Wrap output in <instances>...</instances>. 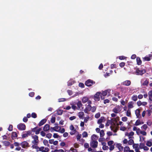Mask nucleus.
<instances>
[{"instance_id": "f257e3e1", "label": "nucleus", "mask_w": 152, "mask_h": 152, "mask_svg": "<svg viewBox=\"0 0 152 152\" xmlns=\"http://www.w3.org/2000/svg\"><path fill=\"white\" fill-rule=\"evenodd\" d=\"M32 138L33 139L32 141V147L33 148H37V145H38L39 143V137L37 135H34L32 136Z\"/></svg>"}, {"instance_id": "f03ea898", "label": "nucleus", "mask_w": 152, "mask_h": 152, "mask_svg": "<svg viewBox=\"0 0 152 152\" xmlns=\"http://www.w3.org/2000/svg\"><path fill=\"white\" fill-rule=\"evenodd\" d=\"M112 125L110 126L111 130L113 131L114 132H116L118 130L117 126L122 124H111Z\"/></svg>"}, {"instance_id": "7ed1b4c3", "label": "nucleus", "mask_w": 152, "mask_h": 152, "mask_svg": "<svg viewBox=\"0 0 152 152\" xmlns=\"http://www.w3.org/2000/svg\"><path fill=\"white\" fill-rule=\"evenodd\" d=\"M146 70L145 69H142L140 70L139 68H137L136 70V74L137 75H142L146 72Z\"/></svg>"}, {"instance_id": "20e7f679", "label": "nucleus", "mask_w": 152, "mask_h": 152, "mask_svg": "<svg viewBox=\"0 0 152 152\" xmlns=\"http://www.w3.org/2000/svg\"><path fill=\"white\" fill-rule=\"evenodd\" d=\"M20 145L22 148L26 149L30 147L29 143L26 141H24L20 144Z\"/></svg>"}, {"instance_id": "39448f33", "label": "nucleus", "mask_w": 152, "mask_h": 152, "mask_svg": "<svg viewBox=\"0 0 152 152\" xmlns=\"http://www.w3.org/2000/svg\"><path fill=\"white\" fill-rule=\"evenodd\" d=\"M95 83V82L90 79H88L86 81L85 84L87 86H90Z\"/></svg>"}, {"instance_id": "423d86ee", "label": "nucleus", "mask_w": 152, "mask_h": 152, "mask_svg": "<svg viewBox=\"0 0 152 152\" xmlns=\"http://www.w3.org/2000/svg\"><path fill=\"white\" fill-rule=\"evenodd\" d=\"M121 110V107L118 106L115 107L113 110V111L115 113H119Z\"/></svg>"}, {"instance_id": "0eeeda50", "label": "nucleus", "mask_w": 152, "mask_h": 152, "mask_svg": "<svg viewBox=\"0 0 152 152\" xmlns=\"http://www.w3.org/2000/svg\"><path fill=\"white\" fill-rule=\"evenodd\" d=\"M17 128L20 130H24L26 129V126L25 124H18Z\"/></svg>"}, {"instance_id": "6e6552de", "label": "nucleus", "mask_w": 152, "mask_h": 152, "mask_svg": "<svg viewBox=\"0 0 152 152\" xmlns=\"http://www.w3.org/2000/svg\"><path fill=\"white\" fill-rule=\"evenodd\" d=\"M91 146L93 148H96L98 146V142L97 141L93 140L90 144Z\"/></svg>"}, {"instance_id": "1a4fd4ad", "label": "nucleus", "mask_w": 152, "mask_h": 152, "mask_svg": "<svg viewBox=\"0 0 152 152\" xmlns=\"http://www.w3.org/2000/svg\"><path fill=\"white\" fill-rule=\"evenodd\" d=\"M26 133L22 135V137L23 138H25L27 137L28 136H30L31 134V132L30 131H26Z\"/></svg>"}, {"instance_id": "9d476101", "label": "nucleus", "mask_w": 152, "mask_h": 152, "mask_svg": "<svg viewBox=\"0 0 152 152\" xmlns=\"http://www.w3.org/2000/svg\"><path fill=\"white\" fill-rule=\"evenodd\" d=\"M101 94L100 92H97L94 95V99L95 101H99L100 100V96Z\"/></svg>"}, {"instance_id": "9b49d317", "label": "nucleus", "mask_w": 152, "mask_h": 152, "mask_svg": "<svg viewBox=\"0 0 152 152\" xmlns=\"http://www.w3.org/2000/svg\"><path fill=\"white\" fill-rule=\"evenodd\" d=\"M119 120V117L118 116L116 117V118H113L111 120L110 124H115L117 123L118 121Z\"/></svg>"}, {"instance_id": "f8f14e48", "label": "nucleus", "mask_w": 152, "mask_h": 152, "mask_svg": "<svg viewBox=\"0 0 152 152\" xmlns=\"http://www.w3.org/2000/svg\"><path fill=\"white\" fill-rule=\"evenodd\" d=\"M131 82L129 80H126L123 82L121 84L122 85L128 86L130 85Z\"/></svg>"}, {"instance_id": "ddd939ff", "label": "nucleus", "mask_w": 152, "mask_h": 152, "mask_svg": "<svg viewBox=\"0 0 152 152\" xmlns=\"http://www.w3.org/2000/svg\"><path fill=\"white\" fill-rule=\"evenodd\" d=\"M91 106L90 105L88 104L85 108L84 110V111L86 113H88V112L91 110Z\"/></svg>"}, {"instance_id": "4468645a", "label": "nucleus", "mask_w": 152, "mask_h": 152, "mask_svg": "<svg viewBox=\"0 0 152 152\" xmlns=\"http://www.w3.org/2000/svg\"><path fill=\"white\" fill-rule=\"evenodd\" d=\"M50 129V126L49 124H45L43 128V130L45 132L48 131Z\"/></svg>"}, {"instance_id": "2eb2a0df", "label": "nucleus", "mask_w": 152, "mask_h": 152, "mask_svg": "<svg viewBox=\"0 0 152 152\" xmlns=\"http://www.w3.org/2000/svg\"><path fill=\"white\" fill-rule=\"evenodd\" d=\"M37 148H34L37 150V151H41V152H42L43 151H44V146H41L40 147H39L38 145H37Z\"/></svg>"}, {"instance_id": "dca6fc26", "label": "nucleus", "mask_w": 152, "mask_h": 152, "mask_svg": "<svg viewBox=\"0 0 152 152\" xmlns=\"http://www.w3.org/2000/svg\"><path fill=\"white\" fill-rule=\"evenodd\" d=\"M136 61L137 64L138 65H140L142 64V61L140 58L139 57H137L136 58Z\"/></svg>"}, {"instance_id": "f3484780", "label": "nucleus", "mask_w": 152, "mask_h": 152, "mask_svg": "<svg viewBox=\"0 0 152 152\" xmlns=\"http://www.w3.org/2000/svg\"><path fill=\"white\" fill-rule=\"evenodd\" d=\"M140 110L139 109H137L135 111V113L136 116L137 118H139L140 116Z\"/></svg>"}, {"instance_id": "a211bd4d", "label": "nucleus", "mask_w": 152, "mask_h": 152, "mask_svg": "<svg viewBox=\"0 0 152 152\" xmlns=\"http://www.w3.org/2000/svg\"><path fill=\"white\" fill-rule=\"evenodd\" d=\"M54 129V131L59 132L61 129V127L58 126H56L53 127Z\"/></svg>"}, {"instance_id": "6ab92c4d", "label": "nucleus", "mask_w": 152, "mask_h": 152, "mask_svg": "<svg viewBox=\"0 0 152 152\" xmlns=\"http://www.w3.org/2000/svg\"><path fill=\"white\" fill-rule=\"evenodd\" d=\"M149 99L151 101H152V90L150 91L148 93Z\"/></svg>"}, {"instance_id": "aec40b11", "label": "nucleus", "mask_w": 152, "mask_h": 152, "mask_svg": "<svg viewBox=\"0 0 152 152\" xmlns=\"http://www.w3.org/2000/svg\"><path fill=\"white\" fill-rule=\"evenodd\" d=\"M17 134L16 132H13L12 134V138L13 139H14L17 137Z\"/></svg>"}, {"instance_id": "412c9836", "label": "nucleus", "mask_w": 152, "mask_h": 152, "mask_svg": "<svg viewBox=\"0 0 152 152\" xmlns=\"http://www.w3.org/2000/svg\"><path fill=\"white\" fill-rule=\"evenodd\" d=\"M77 105L78 107L77 109L78 110H79L83 106V104H82L81 101H78L77 103Z\"/></svg>"}, {"instance_id": "4be33fe9", "label": "nucleus", "mask_w": 152, "mask_h": 152, "mask_svg": "<svg viewBox=\"0 0 152 152\" xmlns=\"http://www.w3.org/2000/svg\"><path fill=\"white\" fill-rule=\"evenodd\" d=\"M104 117H101L99 119L98 121V124H101L103 121H104Z\"/></svg>"}, {"instance_id": "5701e85b", "label": "nucleus", "mask_w": 152, "mask_h": 152, "mask_svg": "<svg viewBox=\"0 0 152 152\" xmlns=\"http://www.w3.org/2000/svg\"><path fill=\"white\" fill-rule=\"evenodd\" d=\"M50 121L52 124L54 123L56 121V117H55V115L53 116L52 115L50 119Z\"/></svg>"}, {"instance_id": "b1692460", "label": "nucleus", "mask_w": 152, "mask_h": 152, "mask_svg": "<svg viewBox=\"0 0 152 152\" xmlns=\"http://www.w3.org/2000/svg\"><path fill=\"white\" fill-rule=\"evenodd\" d=\"M117 147H118L120 151L123 150V147L121 146V144H118L117 145Z\"/></svg>"}, {"instance_id": "393cba45", "label": "nucleus", "mask_w": 152, "mask_h": 152, "mask_svg": "<svg viewBox=\"0 0 152 152\" xmlns=\"http://www.w3.org/2000/svg\"><path fill=\"white\" fill-rule=\"evenodd\" d=\"M113 71L112 70H110V72H107L106 74L104 75V76L105 77H107L113 73Z\"/></svg>"}, {"instance_id": "a878e982", "label": "nucleus", "mask_w": 152, "mask_h": 152, "mask_svg": "<svg viewBox=\"0 0 152 152\" xmlns=\"http://www.w3.org/2000/svg\"><path fill=\"white\" fill-rule=\"evenodd\" d=\"M143 61H150L151 60V58L149 57L145 56L144 58H143Z\"/></svg>"}, {"instance_id": "bb28decb", "label": "nucleus", "mask_w": 152, "mask_h": 152, "mask_svg": "<svg viewBox=\"0 0 152 152\" xmlns=\"http://www.w3.org/2000/svg\"><path fill=\"white\" fill-rule=\"evenodd\" d=\"M133 103L132 102H129L128 103V107L129 108H131L133 107Z\"/></svg>"}, {"instance_id": "cd10ccee", "label": "nucleus", "mask_w": 152, "mask_h": 152, "mask_svg": "<svg viewBox=\"0 0 152 152\" xmlns=\"http://www.w3.org/2000/svg\"><path fill=\"white\" fill-rule=\"evenodd\" d=\"M63 113V110H59L57 111V114L58 115H61Z\"/></svg>"}, {"instance_id": "c85d7f7f", "label": "nucleus", "mask_w": 152, "mask_h": 152, "mask_svg": "<svg viewBox=\"0 0 152 152\" xmlns=\"http://www.w3.org/2000/svg\"><path fill=\"white\" fill-rule=\"evenodd\" d=\"M91 139L92 140H96L98 139V137L95 134H93L91 137Z\"/></svg>"}, {"instance_id": "c756f323", "label": "nucleus", "mask_w": 152, "mask_h": 152, "mask_svg": "<svg viewBox=\"0 0 152 152\" xmlns=\"http://www.w3.org/2000/svg\"><path fill=\"white\" fill-rule=\"evenodd\" d=\"M3 143L4 144V145L6 146H8L10 144V142L7 141H3Z\"/></svg>"}, {"instance_id": "7c9ffc66", "label": "nucleus", "mask_w": 152, "mask_h": 152, "mask_svg": "<svg viewBox=\"0 0 152 152\" xmlns=\"http://www.w3.org/2000/svg\"><path fill=\"white\" fill-rule=\"evenodd\" d=\"M149 83V81L148 80H145L143 83L142 84V85L143 86H147L148 85Z\"/></svg>"}, {"instance_id": "2f4dec72", "label": "nucleus", "mask_w": 152, "mask_h": 152, "mask_svg": "<svg viewBox=\"0 0 152 152\" xmlns=\"http://www.w3.org/2000/svg\"><path fill=\"white\" fill-rule=\"evenodd\" d=\"M139 144H133V147L134 148H135V149H138V146H139Z\"/></svg>"}, {"instance_id": "473e14b6", "label": "nucleus", "mask_w": 152, "mask_h": 152, "mask_svg": "<svg viewBox=\"0 0 152 152\" xmlns=\"http://www.w3.org/2000/svg\"><path fill=\"white\" fill-rule=\"evenodd\" d=\"M132 99L134 101H136L137 99V97L136 95H134L132 97Z\"/></svg>"}, {"instance_id": "72a5a7b5", "label": "nucleus", "mask_w": 152, "mask_h": 152, "mask_svg": "<svg viewBox=\"0 0 152 152\" xmlns=\"http://www.w3.org/2000/svg\"><path fill=\"white\" fill-rule=\"evenodd\" d=\"M128 144L129 145H131L133 144L134 143V140L132 139H130L128 142Z\"/></svg>"}, {"instance_id": "f704fd0d", "label": "nucleus", "mask_w": 152, "mask_h": 152, "mask_svg": "<svg viewBox=\"0 0 152 152\" xmlns=\"http://www.w3.org/2000/svg\"><path fill=\"white\" fill-rule=\"evenodd\" d=\"M126 115L128 117H130L131 116V111L130 110L128 109Z\"/></svg>"}, {"instance_id": "c9c22d12", "label": "nucleus", "mask_w": 152, "mask_h": 152, "mask_svg": "<svg viewBox=\"0 0 152 152\" xmlns=\"http://www.w3.org/2000/svg\"><path fill=\"white\" fill-rule=\"evenodd\" d=\"M84 115V113L83 112H81L78 113V116L80 118H82Z\"/></svg>"}, {"instance_id": "e433bc0d", "label": "nucleus", "mask_w": 152, "mask_h": 152, "mask_svg": "<svg viewBox=\"0 0 152 152\" xmlns=\"http://www.w3.org/2000/svg\"><path fill=\"white\" fill-rule=\"evenodd\" d=\"M42 129V128H38V129H37V130L36 131V132L35 133V134H39L40 133V132L41 131Z\"/></svg>"}, {"instance_id": "4c0bfd02", "label": "nucleus", "mask_w": 152, "mask_h": 152, "mask_svg": "<svg viewBox=\"0 0 152 152\" xmlns=\"http://www.w3.org/2000/svg\"><path fill=\"white\" fill-rule=\"evenodd\" d=\"M146 145L149 147H151L152 145V143L151 142V141H147V142L146 143Z\"/></svg>"}, {"instance_id": "58836bf2", "label": "nucleus", "mask_w": 152, "mask_h": 152, "mask_svg": "<svg viewBox=\"0 0 152 152\" xmlns=\"http://www.w3.org/2000/svg\"><path fill=\"white\" fill-rule=\"evenodd\" d=\"M47 121V119L44 118L41 120L39 124H45Z\"/></svg>"}, {"instance_id": "ea45409f", "label": "nucleus", "mask_w": 152, "mask_h": 152, "mask_svg": "<svg viewBox=\"0 0 152 152\" xmlns=\"http://www.w3.org/2000/svg\"><path fill=\"white\" fill-rule=\"evenodd\" d=\"M100 136L101 137H103L104 135V131L103 130H102L100 132Z\"/></svg>"}, {"instance_id": "a19ab883", "label": "nucleus", "mask_w": 152, "mask_h": 152, "mask_svg": "<svg viewBox=\"0 0 152 152\" xmlns=\"http://www.w3.org/2000/svg\"><path fill=\"white\" fill-rule=\"evenodd\" d=\"M130 150V148L129 146H126L124 147V152L129 151Z\"/></svg>"}, {"instance_id": "79ce46f5", "label": "nucleus", "mask_w": 152, "mask_h": 152, "mask_svg": "<svg viewBox=\"0 0 152 152\" xmlns=\"http://www.w3.org/2000/svg\"><path fill=\"white\" fill-rule=\"evenodd\" d=\"M96 106H94L93 107H91V111L92 112H94L96 110Z\"/></svg>"}, {"instance_id": "37998d69", "label": "nucleus", "mask_w": 152, "mask_h": 152, "mask_svg": "<svg viewBox=\"0 0 152 152\" xmlns=\"http://www.w3.org/2000/svg\"><path fill=\"white\" fill-rule=\"evenodd\" d=\"M83 137H86L88 136V133L86 132H84L82 134Z\"/></svg>"}, {"instance_id": "c03bdc74", "label": "nucleus", "mask_w": 152, "mask_h": 152, "mask_svg": "<svg viewBox=\"0 0 152 152\" xmlns=\"http://www.w3.org/2000/svg\"><path fill=\"white\" fill-rule=\"evenodd\" d=\"M145 146V144L144 143H140L139 147L141 149L143 148Z\"/></svg>"}, {"instance_id": "a18cd8bd", "label": "nucleus", "mask_w": 152, "mask_h": 152, "mask_svg": "<svg viewBox=\"0 0 152 152\" xmlns=\"http://www.w3.org/2000/svg\"><path fill=\"white\" fill-rule=\"evenodd\" d=\"M31 116L34 118H35L37 117V115L35 113H32L31 114Z\"/></svg>"}, {"instance_id": "49530a36", "label": "nucleus", "mask_w": 152, "mask_h": 152, "mask_svg": "<svg viewBox=\"0 0 152 152\" xmlns=\"http://www.w3.org/2000/svg\"><path fill=\"white\" fill-rule=\"evenodd\" d=\"M147 114L148 116H150L151 115V113H152L151 110H147Z\"/></svg>"}, {"instance_id": "de8ad7c7", "label": "nucleus", "mask_w": 152, "mask_h": 152, "mask_svg": "<svg viewBox=\"0 0 152 152\" xmlns=\"http://www.w3.org/2000/svg\"><path fill=\"white\" fill-rule=\"evenodd\" d=\"M100 116V113H96L95 115V117L96 118H99Z\"/></svg>"}, {"instance_id": "09e8293b", "label": "nucleus", "mask_w": 152, "mask_h": 152, "mask_svg": "<svg viewBox=\"0 0 152 152\" xmlns=\"http://www.w3.org/2000/svg\"><path fill=\"white\" fill-rule=\"evenodd\" d=\"M13 126L12 125H10L8 129V130L10 131H11L12 130Z\"/></svg>"}, {"instance_id": "8fccbe9b", "label": "nucleus", "mask_w": 152, "mask_h": 152, "mask_svg": "<svg viewBox=\"0 0 152 152\" xmlns=\"http://www.w3.org/2000/svg\"><path fill=\"white\" fill-rule=\"evenodd\" d=\"M114 142L112 140L108 141L107 142L108 145L109 146H111L113 143Z\"/></svg>"}, {"instance_id": "3c124183", "label": "nucleus", "mask_w": 152, "mask_h": 152, "mask_svg": "<svg viewBox=\"0 0 152 152\" xmlns=\"http://www.w3.org/2000/svg\"><path fill=\"white\" fill-rule=\"evenodd\" d=\"M148 127V126L146 124H144L141 127L144 130H146Z\"/></svg>"}, {"instance_id": "603ef678", "label": "nucleus", "mask_w": 152, "mask_h": 152, "mask_svg": "<svg viewBox=\"0 0 152 152\" xmlns=\"http://www.w3.org/2000/svg\"><path fill=\"white\" fill-rule=\"evenodd\" d=\"M52 134H51V133H48L46 135V137H47L48 138V139H50V138H51V137H52Z\"/></svg>"}, {"instance_id": "864d4df0", "label": "nucleus", "mask_w": 152, "mask_h": 152, "mask_svg": "<svg viewBox=\"0 0 152 152\" xmlns=\"http://www.w3.org/2000/svg\"><path fill=\"white\" fill-rule=\"evenodd\" d=\"M109 148L108 146L104 145L103 146L102 149L104 150H106L108 149Z\"/></svg>"}, {"instance_id": "5fc2aeb1", "label": "nucleus", "mask_w": 152, "mask_h": 152, "mask_svg": "<svg viewBox=\"0 0 152 152\" xmlns=\"http://www.w3.org/2000/svg\"><path fill=\"white\" fill-rule=\"evenodd\" d=\"M44 149H45L44 151H43L42 152H48L50 150L48 147H45L44 148Z\"/></svg>"}, {"instance_id": "6e6d98bb", "label": "nucleus", "mask_w": 152, "mask_h": 152, "mask_svg": "<svg viewBox=\"0 0 152 152\" xmlns=\"http://www.w3.org/2000/svg\"><path fill=\"white\" fill-rule=\"evenodd\" d=\"M82 101L83 103H85L88 101V99L86 97L83 98Z\"/></svg>"}, {"instance_id": "4d7b16f0", "label": "nucleus", "mask_w": 152, "mask_h": 152, "mask_svg": "<svg viewBox=\"0 0 152 152\" xmlns=\"http://www.w3.org/2000/svg\"><path fill=\"white\" fill-rule=\"evenodd\" d=\"M58 100L59 102H64L66 101V99L64 98H60L58 99Z\"/></svg>"}, {"instance_id": "13d9d810", "label": "nucleus", "mask_w": 152, "mask_h": 152, "mask_svg": "<svg viewBox=\"0 0 152 152\" xmlns=\"http://www.w3.org/2000/svg\"><path fill=\"white\" fill-rule=\"evenodd\" d=\"M67 92L68 93V94L70 96L72 94V90H68L67 91Z\"/></svg>"}, {"instance_id": "bf43d9fd", "label": "nucleus", "mask_w": 152, "mask_h": 152, "mask_svg": "<svg viewBox=\"0 0 152 152\" xmlns=\"http://www.w3.org/2000/svg\"><path fill=\"white\" fill-rule=\"evenodd\" d=\"M128 118L126 117H123L122 118V120L123 121H127Z\"/></svg>"}, {"instance_id": "052dcab7", "label": "nucleus", "mask_w": 152, "mask_h": 152, "mask_svg": "<svg viewBox=\"0 0 152 152\" xmlns=\"http://www.w3.org/2000/svg\"><path fill=\"white\" fill-rule=\"evenodd\" d=\"M101 94V95H102L103 96H106L107 94V92L106 91H103Z\"/></svg>"}, {"instance_id": "680f3d73", "label": "nucleus", "mask_w": 152, "mask_h": 152, "mask_svg": "<svg viewBox=\"0 0 152 152\" xmlns=\"http://www.w3.org/2000/svg\"><path fill=\"white\" fill-rule=\"evenodd\" d=\"M43 143L45 145H46L48 143V141L46 140H44L43 141Z\"/></svg>"}, {"instance_id": "e2e57ef3", "label": "nucleus", "mask_w": 152, "mask_h": 152, "mask_svg": "<svg viewBox=\"0 0 152 152\" xmlns=\"http://www.w3.org/2000/svg\"><path fill=\"white\" fill-rule=\"evenodd\" d=\"M34 93L33 92H30L29 94V96L31 97H33L34 96Z\"/></svg>"}, {"instance_id": "0e129e2a", "label": "nucleus", "mask_w": 152, "mask_h": 152, "mask_svg": "<svg viewBox=\"0 0 152 152\" xmlns=\"http://www.w3.org/2000/svg\"><path fill=\"white\" fill-rule=\"evenodd\" d=\"M38 128L37 127H35L31 129V131L32 132H35V133L36 131L37 130V129Z\"/></svg>"}, {"instance_id": "69168bd1", "label": "nucleus", "mask_w": 152, "mask_h": 152, "mask_svg": "<svg viewBox=\"0 0 152 152\" xmlns=\"http://www.w3.org/2000/svg\"><path fill=\"white\" fill-rule=\"evenodd\" d=\"M40 134L42 137H44L45 135V133L43 131H41L40 132Z\"/></svg>"}, {"instance_id": "338daca9", "label": "nucleus", "mask_w": 152, "mask_h": 152, "mask_svg": "<svg viewBox=\"0 0 152 152\" xmlns=\"http://www.w3.org/2000/svg\"><path fill=\"white\" fill-rule=\"evenodd\" d=\"M59 137V136L57 133H54L53 135V137L54 138H57Z\"/></svg>"}, {"instance_id": "774afa93", "label": "nucleus", "mask_w": 152, "mask_h": 152, "mask_svg": "<svg viewBox=\"0 0 152 152\" xmlns=\"http://www.w3.org/2000/svg\"><path fill=\"white\" fill-rule=\"evenodd\" d=\"M54 151H58V152H64V151L63 149H59V150H57V149H55L54 150Z\"/></svg>"}]
</instances>
